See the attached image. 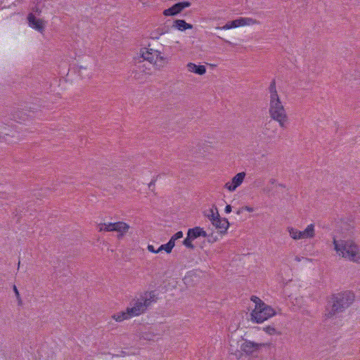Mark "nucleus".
<instances>
[{
    "label": "nucleus",
    "instance_id": "obj_15",
    "mask_svg": "<svg viewBox=\"0 0 360 360\" xmlns=\"http://www.w3.org/2000/svg\"><path fill=\"white\" fill-rule=\"evenodd\" d=\"M172 27L180 31H184L188 29H191L193 26L187 23L184 20H176L174 21Z\"/></svg>",
    "mask_w": 360,
    "mask_h": 360
},
{
    "label": "nucleus",
    "instance_id": "obj_17",
    "mask_svg": "<svg viewBox=\"0 0 360 360\" xmlns=\"http://www.w3.org/2000/svg\"><path fill=\"white\" fill-rule=\"evenodd\" d=\"M114 229L115 231L121 233V236H123L124 233H127L129 229V226L123 221H118L115 223Z\"/></svg>",
    "mask_w": 360,
    "mask_h": 360
},
{
    "label": "nucleus",
    "instance_id": "obj_19",
    "mask_svg": "<svg viewBox=\"0 0 360 360\" xmlns=\"http://www.w3.org/2000/svg\"><path fill=\"white\" fill-rule=\"evenodd\" d=\"M115 223L98 224L99 231H115Z\"/></svg>",
    "mask_w": 360,
    "mask_h": 360
},
{
    "label": "nucleus",
    "instance_id": "obj_9",
    "mask_svg": "<svg viewBox=\"0 0 360 360\" xmlns=\"http://www.w3.org/2000/svg\"><path fill=\"white\" fill-rule=\"evenodd\" d=\"M245 177V172H242L238 173L232 178L231 181H228L225 184L224 188H226L229 191H234L239 186L242 184Z\"/></svg>",
    "mask_w": 360,
    "mask_h": 360
},
{
    "label": "nucleus",
    "instance_id": "obj_13",
    "mask_svg": "<svg viewBox=\"0 0 360 360\" xmlns=\"http://www.w3.org/2000/svg\"><path fill=\"white\" fill-rule=\"evenodd\" d=\"M187 235L191 238L193 240L198 237H207V234L206 231L203 230V229L196 226L193 229H189L187 233Z\"/></svg>",
    "mask_w": 360,
    "mask_h": 360
},
{
    "label": "nucleus",
    "instance_id": "obj_3",
    "mask_svg": "<svg viewBox=\"0 0 360 360\" xmlns=\"http://www.w3.org/2000/svg\"><path fill=\"white\" fill-rule=\"evenodd\" d=\"M354 294L351 291H345L333 295L331 298L332 306L327 309L325 316L331 318L337 313L344 311L354 301Z\"/></svg>",
    "mask_w": 360,
    "mask_h": 360
},
{
    "label": "nucleus",
    "instance_id": "obj_29",
    "mask_svg": "<svg viewBox=\"0 0 360 360\" xmlns=\"http://www.w3.org/2000/svg\"><path fill=\"white\" fill-rule=\"evenodd\" d=\"M243 209H244V210L248 211L249 212H252L254 211V208L252 207H249V206L243 207Z\"/></svg>",
    "mask_w": 360,
    "mask_h": 360
},
{
    "label": "nucleus",
    "instance_id": "obj_26",
    "mask_svg": "<svg viewBox=\"0 0 360 360\" xmlns=\"http://www.w3.org/2000/svg\"><path fill=\"white\" fill-rule=\"evenodd\" d=\"M13 291H14L15 295V296H16V297H17V299L18 300V304H22V300H21V298H20L18 290L17 289L15 285H13Z\"/></svg>",
    "mask_w": 360,
    "mask_h": 360
},
{
    "label": "nucleus",
    "instance_id": "obj_7",
    "mask_svg": "<svg viewBox=\"0 0 360 360\" xmlns=\"http://www.w3.org/2000/svg\"><path fill=\"white\" fill-rule=\"evenodd\" d=\"M287 231L290 238L295 240L311 239L315 236V226L313 224H309L303 231H300L292 226H288Z\"/></svg>",
    "mask_w": 360,
    "mask_h": 360
},
{
    "label": "nucleus",
    "instance_id": "obj_14",
    "mask_svg": "<svg viewBox=\"0 0 360 360\" xmlns=\"http://www.w3.org/2000/svg\"><path fill=\"white\" fill-rule=\"evenodd\" d=\"M188 70L191 72L202 75L206 72V68L204 65H197L195 63H189L187 64Z\"/></svg>",
    "mask_w": 360,
    "mask_h": 360
},
{
    "label": "nucleus",
    "instance_id": "obj_38",
    "mask_svg": "<svg viewBox=\"0 0 360 360\" xmlns=\"http://www.w3.org/2000/svg\"><path fill=\"white\" fill-rule=\"evenodd\" d=\"M225 41H226V43L230 44V41H227V40H225Z\"/></svg>",
    "mask_w": 360,
    "mask_h": 360
},
{
    "label": "nucleus",
    "instance_id": "obj_30",
    "mask_svg": "<svg viewBox=\"0 0 360 360\" xmlns=\"http://www.w3.org/2000/svg\"><path fill=\"white\" fill-rule=\"evenodd\" d=\"M231 209H232L231 206L230 205H227L225 207V212L226 214L230 213L231 212Z\"/></svg>",
    "mask_w": 360,
    "mask_h": 360
},
{
    "label": "nucleus",
    "instance_id": "obj_25",
    "mask_svg": "<svg viewBox=\"0 0 360 360\" xmlns=\"http://www.w3.org/2000/svg\"><path fill=\"white\" fill-rule=\"evenodd\" d=\"M230 25L231 26L232 28H236V27H240V22H239V19L237 18L234 20H232V21H230Z\"/></svg>",
    "mask_w": 360,
    "mask_h": 360
},
{
    "label": "nucleus",
    "instance_id": "obj_2",
    "mask_svg": "<svg viewBox=\"0 0 360 360\" xmlns=\"http://www.w3.org/2000/svg\"><path fill=\"white\" fill-rule=\"evenodd\" d=\"M333 245L338 255L351 262L360 263V249L353 240H337L334 238Z\"/></svg>",
    "mask_w": 360,
    "mask_h": 360
},
{
    "label": "nucleus",
    "instance_id": "obj_18",
    "mask_svg": "<svg viewBox=\"0 0 360 360\" xmlns=\"http://www.w3.org/2000/svg\"><path fill=\"white\" fill-rule=\"evenodd\" d=\"M240 27L259 24V21L252 18H239Z\"/></svg>",
    "mask_w": 360,
    "mask_h": 360
},
{
    "label": "nucleus",
    "instance_id": "obj_28",
    "mask_svg": "<svg viewBox=\"0 0 360 360\" xmlns=\"http://www.w3.org/2000/svg\"><path fill=\"white\" fill-rule=\"evenodd\" d=\"M148 250L152 252H155V253H157L158 252V250H155V248L153 245H148Z\"/></svg>",
    "mask_w": 360,
    "mask_h": 360
},
{
    "label": "nucleus",
    "instance_id": "obj_24",
    "mask_svg": "<svg viewBox=\"0 0 360 360\" xmlns=\"http://www.w3.org/2000/svg\"><path fill=\"white\" fill-rule=\"evenodd\" d=\"M183 237V232L182 231H178L176 232L174 236H172L170 238V240L175 243V240L179 238H181Z\"/></svg>",
    "mask_w": 360,
    "mask_h": 360
},
{
    "label": "nucleus",
    "instance_id": "obj_27",
    "mask_svg": "<svg viewBox=\"0 0 360 360\" xmlns=\"http://www.w3.org/2000/svg\"><path fill=\"white\" fill-rule=\"evenodd\" d=\"M217 29H222V30H230V29H232L231 26L230 25V22H228L227 23H226L223 27H217Z\"/></svg>",
    "mask_w": 360,
    "mask_h": 360
},
{
    "label": "nucleus",
    "instance_id": "obj_4",
    "mask_svg": "<svg viewBox=\"0 0 360 360\" xmlns=\"http://www.w3.org/2000/svg\"><path fill=\"white\" fill-rule=\"evenodd\" d=\"M250 300L255 303V308L250 314L252 321L261 323L276 314L275 310L258 297L253 295Z\"/></svg>",
    "mask_w": 360,
    "mask_h": 360
},
{
    "label": "nucleus",
    "instance_id": "obj_12",
    "mask_svg": "<svg viewBox=\"0 0 360 360\" xmlns=\"http://www.w3.org/2000/svg\"><path fill=\"white\" fill-rule=\"evenodd\" d=\"M27 20L29 25L37 30L38 32H42L44 29L43 20L37 19L33 13H29L27 15Z\"/></svg>",
    "mask_w": 360,
    "mask_h": 360
},
{
    "label": "nucleus",
    "instance_id": "obj_36",
    "mask_svg": "<svg viewBox=\"0 0 360 360\" xmlns=\"http://www.w3.org/2000/svg\"><path fill=\"white\" fill-rule=\"evenodd\" d=\"M123 236H121V233H119L117 237L118 238H121Z\"/></svg>",
    "mask_w": 360,
    "mask_h": 360
},
{
    "label": "nucleus",
    "instance_id": "obj_34",
    "mask_svg": "<svg viewBox=\"0 0 360 360\" xmlns=\"http://www.w3.org/2000/svg\"><path fill=\"white\" fill-rule=\"evenodd\" d=\"M302 259H304V257H300L299 256H296L295 258V260L297 262H300L302 260Z\"/></svg>",
    "mask_w": 360,
    "mask_h": 360
},
{
    "label": "nucleus",
    "instance_id": "obj_1",
    "mask_svg": "<svg viewBox=\"0 0 360 360\" xmlns=\"http://www.w3.org/2000/svg\"><path fill=\"white\" fill-rule=\"evenodd\" d=\"M268 90L269 117L271 120L277 122L280 127L285 129L288 123V116L276 90L274 79L271 82Z\"/></svg>",
    "mask_w": 360,
    "mask_h": 360
},
{
    "label": "nucleus",
    "instance_id": "obj_10",
    "mask_svg": "<svg viewBox=\"0 0 360 360\" xmlns=\"http://www.w3.org/2000/svg\"><path fill=\"white\" fill-rule=\"evenodd\" d=\"M265 343H257L245 340L241 345L240 349L243 352L250 355L258 351L261 347H265Z\"/></svg>",
    "mask_w": 360,
    "mask_h": 360
},
{
    "label": "nucleus",
    "instance_id": "obj_8",
    "mask_svg": "<svg viewBox=\"0 0 360 360\" xmlns=\"http://www.w3.org/2000/svg\"><path fill=\"white\" fill-rule=\"evenodd\" d=\"M210 214H207L208 219L212 225L219 229L221 233H225L229 226V222L226 218H221L217 207L213 205L210 209Z\"/></svg>",
    "mask_w": 360,
    "mask_h": 360
},
{
    "label": "nucleus",
    "instance_id": "obj_35",
    "mask_svg": "<svg viewBox=\"0 0 360 360\" xmlns=\"http://www.w3.org/2000/svg\"><path fill=\"white\" fill-rule=\"evenodd\" d=\"M152 185H153V186L155 185L154 181H153L150 183L149 187H150Z\"/></svg>",
    "mask_w": 360,
    "mask_h": 360
},
{
    "label": "nucleus",
    "instance_id": "obj_21",
    "mask_svg": "<svg viewBox=\"0 0 360 360\" xmlns=\"http://www.w3.org/2000/svg\"><path fill=\"white\" fill-rule=\"evenodd\" d=\"M193 240L187 235V237L184 240L183 244L189 249H193L194 245L192 243Z\"/></svg>",
    "mask_w": 360,
    "mask_h": 360
},
{
    "label": "nucleus",
    "instance_id": "obj_11",
    "mask_svg": "<svg viewBox=\"0 0 360 360\" xmlns=\"http://www.w3.org/2000/svg\"><path fill=\"white\" fill-rule=\"evenodd\" d=\"M191 6V3L188 1H183L175 4L172 7L165 9L163 12L166 16L174 15L179 13L185 8H188Z\"/></svg>",
    "mask_w": 360,
    "mask_h": 360
},
{
    "label": "nucleus",
    "instance_id": "obj_22",
    "mask_svg": "<svg viewBox=\"0 0 360 360\" xmlns=\"http://www.w3.org/2000/svg\"><path fill=\"white\" fill-rule=\"evenodd\" d=\"M264 331H265L269 335H275L277 333L276 330L274 327L272 326H266L263 328Z\"/></svg>",
    "mask_w": 360,
    "mask_h": 360
},
{
    "label": "nucleus",
    "instance_id": "obj_37",
    "mask_svg": "<svg viewBox=\"0 0 360 360\" xmlns=\"http://www.w3.org/2000/svg\"><path fill=\"white\" fill-rule=\"evenodd\" d=\"M137 74H138V73H136V74H135L134 77H136V79H139V77H137Z\"/></svg>",
    "mask_w": 360,
    "mask_h": 360
},
{
    "label": "nucleus",
    "instance_id": "obj_23",
    "mask_svg": "<svg viewBox=\"0 0 360 360\" xmlns=\"http://www.w3.org/2000/svg\"><path fill=\"white\" fill-rule=\"evenodd\" d=\"M13 118L16 120L18 122L25 120V115H22V112H18L13 115Z\"/></svg>",
    "mask_w": 360,
    "mask_h": 360
},
{
    "label": "nucleus",
    "instance_id": "obj_6",
    "mask_svg": "<svg viewBox=\"0 0 360 360\" xmlns=\"http://www.w3.org/2000/svg\"><path fill=\"white\" fill-rule=\"evenodd\" d=\"M141 55L143 58V60L148 63V66H147L146 64L143 65L146 70H148V72H146V73L150 75L153 72H155L158 69L156 65L158 60V50H154L150 48H142L141 49Z\"/></svg>",
    "mask_w": 360,
    "mask_h": 360
},
{
    "label": "nucleus",
    "instance_id": "obj_32",
    "mask_svg": "<svg viewBox=\"0 0 360 360\" xmlns=\"http://www.w3.org/2000/svg\"><path fill=\"white\" fill-rule=\"evenodd\" d=\"M244 211V209H243V207L238 209L237 211H236V214L238 215H240Z\"/></svg>",
    "mask_w": 360,
    "mask_h": 360
},
{
    "label": "nucleus",
    "instance_id": "obj_31",
    "mask_svg": "<svg viewBox=\"0 0 360 360\" xmlns=\"http://www.w3.org/2000/svg\"><path fill=\"white\" fill-rule=\"evenodd\" d=\"M162 62L164 64L167 62V58L159 56V63Z\"/></svg>",
    "mask_w": 360,
    "mask_h": 360
},
{
    "label": "nucleus",
    "instance_id": "obj_20",
    "mask_svg": "<svg viewBox=\"0 0 360 360\" xmlns=\"http://www.w3.org/2000/svg\"><path fill=\"white\" fill-rule=\"evenodd\" d=\"M174 243L171 241L170 240L166 244L162 245L159 247V252L162 250H165L167 253H170L172 252V248L174 247Z\"/></svg>",
    "mask_w": 360,
    "mask_h": 360
},
{
    "label": "nucleus",
    "instance_id": "obj_16",
    "mask_svg": "<svg viewBox=\"0 0 360 360\" xmlns=\"http://www.w3.org/2000/svg\"><path fill=\"white\" fill-rule=\"evenodd\" d=\"M129 314H131V313H129V314L128 313L127 308L125 311H120L117 314H114L112 316V318L116 321L121 322V321H122L124 320H126V319L131 318L132 316L129 315Z\"/></svg>",
    "mask_w": 360,
    "mask_h": 360
},
{
    "label": "nucleus",
    "instance_id": "obj_5",
    "mask_svg": "<svg viewBox=\"0 0 360 360\" xmlns=\"http://www.w3.org/2000/svg\"><path fill=\"white\" fill-rule=\"evenodd\" d=\"M156 301L155 291L146 292L144 296H141L140 299H134L127 307L128 313L133 316H139L143 314L152 302Z\"/></svg>",
    "mask_w": 360,
    "mask_h": 360
},
{
    "label": "nucleus",
    "instance_id": "obj_33",
    "mask_svg": "<svg viewBox=\"0 0 360 360\" xmlns=\"http://www.w3.org/2000/svg\"><path fill=\"white\" fill-rule=\"evenodd\" d=\"M8 141V139L6 138V136H0V142H2V141Z\"/></svg>",
    "mask_w": 360,
    "mask_h": 360
}]
</instances>
